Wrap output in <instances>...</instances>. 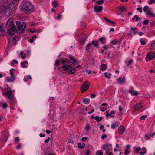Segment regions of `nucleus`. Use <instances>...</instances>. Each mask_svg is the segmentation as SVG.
<instances>
[{"label": "nucleus", "instance_id": "nucleus-1", "mask_svg": "<svg viewBox=\"0 0 155 155\" xmlns=\"http://www.w3.org/2000/svg\"><path fill=\"white\" fill-rule=\"evenodd\" d=\"M34 6L29 2L25 3L22 7V10L25 12H28L33 9Z\"/></svg>", "mask_w": 155, "mask_h": 155}, {"label": "nucleus", "instance_id": "nucleus-2", "mask_svg": "<svg viewBox=\"0 0 155 155\" xmlns=\"http://www.w3.org/2000/svg\"><path fill=\"white\" fill-rule=\"evenodd\" d=\"M16 24L19 30L22 31H24L26 27V24L25 23L21 24L20 21H17L16 22Z\"/></svg>", "mask_w": 155, "mask_h": 155}, {"label": "nucleus", "instance_id": "nucleus-3", "mask_svg": "<svg viewBox=\"0 0 155 155\" xmlns=\"http://www.w3.org/2000/svg\"><path fill=\"white\" fill-rule=\"evenodd\" d=\"M89 83L88 81H86L81 85L82 90L81 92L83 93L89 88Z\"/></svg>", "mask_w": 155, "mask_h": 155}, {"label": "nucleus", "instance_id": "nucleus-4", "mask_svg": "<svg viewBox=\"0 0 155 155\" xmlns=\"http://www.w3.org/2000/svg\"><path fill=\"white\" fill-rule=\"evenodd\" d=\"M17 29L15 26L13 25L11 27L8 31V33L11 36L14 35L15 32L16 31Z\"/></svg>", "mask_w": 155, "mask_h": 155}, {"label": "nucleus", "instance_id": "nucleus-5", "mask_svg": "<svg viewBox=\"0 0 155 155\" xmlns=\"http://www.w3.org/2000/svg\"><path fill=\"white\" fill-rule=\"evenodd\" d=\"M154 58H155V53L153 52H150L147 53L146 59L147 61H148Z\"/></svg>", "mask_w": 155, "mask_h": 155}, {"label": "nucleus", "instance_id": "nucleus-6", "mask_svg": "<svg viewBox=\"0 0 155 155\" xmlns=\"http://www.w3.org/2000/svg\"><path fill=\"white\" fill-rule=\"evenodd\" d=\"M8 39L9 41V44H11V45L15 44L17 41L16 40L17 37L16 36L13 37L12 39H11L9 37H8Z\"/></svg>", "mask_w": 155, "mask_h": 155}, {"label": "nucleus", "instance_id": "nucleus-7", "mask_svg": "<svg viewBox=\"0 0 155 155\" xmlns=\"http://www.w3.org/2000/svg\"><path fill=\"white\" fill-rule=\"evenodd\" d=\"M64 70L65 71L69 70V73L71 74H73L75 72V68H72L70 65L68 66L66 68H65Z\"/></svg>", "mask_w": 155, "mask_h": 155}, {"label": "nucleus", "instance_id": "nucleus-8", "mask_svg": "<svg viewBox=\"0 0 155 155\" xmlns=\"http://www.w3.org/2000/svg\"><path fill=\"white\" fill-rule=\"evenodd\" d=\"M87 37L86 35L84 34H82L81 36V38H79V40H80L81 43L82 44L84 43L87 38Z\"/></svg>", "mask_w": 155, "mask_h": 155}, {"label": "nucleus", "instance_id": "nucleus-9", "mask_svg": "<svg viewBox=\"0 0 155 155\" xmlns=\"http://www.w3.org/2000/svg\"><path fill=\"white\" fill-rule=\"evenodd\" d=\"M103 8V7L102 6L96 5L94 6V10L95 12H100L102 10Z\"/></svg>", "mask_w": 155, "mask_h": 155}, {"label": "nucleus", "instance_id": "nucleus-10", "mask_svg": "<svg viewBox=\"0 0 155 155\" xmlns=\"http://www.w3.org/2000/svg\"><path fill=\"white\" fill-rule=\"evenodd\" d=\"M6 95L7 96L8 98L9 99L12 98V90L7 91L6 92Z\"/></svg>", "mask_w": 155, "mask_h": 155}, {"label": "nucleus", "instance_id": "nucleus-11", "mask_svg": "<svg viewBox=\"0 0 155 155\" xmlns=\"http://www.w3.org/2000/svg\"><path fill=\"white\" fill-rule=\"evenodd\" d=\"M125 128L122 125H121L119 127L118 130L120 134H122L124 133Z\"/></svg>", "mask_w": 155, "mask_h": 155}, {"label": "nucleus", "instance_id": "nucleus-12", "mask_svg": "<svg viewBox=\"0 0 155 155\" xmlns=\"http://www.w3.org/2000/svg\"><path fill=\"white\" fill-rule=\"evenodd\" d=\"M112 146L111 144H107L104 145L103 146L102 148L103 149L105 150H107V151L109 150V147H111Z\"/></svg>", "mask_w": 155, "mask_h": 155}, {"label": "nucleus", "instance_id": "nucleus-13", "mask_svg": "<svg viewBox=\"0 0 155 155\" xmlns=\"http://www.w3.org/2000/svg\"><path fill=\"white\" fill-rule=\"evenodd\" d=\"M142 107V106L140 104V103L136 104L134 107V108L135 110H138Z\"/></svg>", "mask_w": 155, "mask_h": 155}, {"label": "nucleus", "instance_id": "nucleus-14", "mask_svg": "<svg viewBox=\"0 0 155 155\" xmlns=\"http://www.w3.org/2000/svg\"><path fill=\"white\" fill-rule=\"evenodd\" d=\"M115 113V111H112L110 112V113H109L108 114H106V117H107L108 116H109L111 117H114V115H113V114H114Z\"/></svg>", "mask_w": 155, "mask_h": 155}, {"label": "nucleus", "instance_id": "nucleus-15", "mask_svg": "<svg viewBox=\"0 0 155 155\" xmlns=\"http://www.w3.org/2000/svg\"><path fill=\"white\" fill-rule=\"evenodd\" d=\"M129 92L132 95L137 96L138 94L137 92L136 91H134L132 90H130Z\"/></svg>", "mask_w": 155, "mask_h": 155}, {"label": "nucleus", "instance_id": "nucleus-16", "mask_svg": "<svg viewBox=\"0 0 155 155\" xmlns=\"http://www.w3.org/2000/svg\"><path fill=\"white\" fill-rule=\"evenodd\" d=\"M15 79L14 76L8 77L7 78V80L9 82L13 81Z\"/></svg>", "mask_w": 155, "mask_h": 155}, {"label": "nucleus", "instance_id": "nucleus-17", "mask_svg": "<svg viewBox=\"0 0 155 155\" xmlns=\"http://www.w3.org/2000/svg\"><path fill=\"white\" fill-rule=\"evenodd\" d=\"M125 80V78H121L120 77L118 79L119 83L120 84L124 83Z\"/></svg>", "mask_w": 155, "mask_h": 155}, {"label": "nucleus", "instance_id": "nucleus-18", "mask_svg": "<svg viewBox=\"0 0 155 155\" xmlns=\"http://www.w3.org/2000/svg\"><path fill=\"white\" fill-rule=\"evenodd\" d=\"M0 31L2 32H4L5 31L4 26L2 24L0 25Z\"/></svg>", "mask_w": 155, "mask_h": 155}, {"label": "nucleus", "instance_id": "nucleus-19", "mask_svg": "<svg viewBox=\"0 0 155 155\" xmlns=\"http://www.w3.org/2000/svg\"><path fill=\"white\" fill-rule=\"evenodd\" d=\"M103 18L106 21H107V22L112 24H115L116 23L114 22V21H112L110 20L109 19H108L107 18L105 17H104Z\"/></svg>", "mask_w": 155, "mask_h": 155}, {"label": "nucleus", "instance_id": "nucleus-20", "mask_svg": "<svg viewBox=\"0 0 155 155\" xmlns=\"http://www.w3.org/2000/svg\"><path fill=\"white\" fill-rule=\"evenodd\" d=\"M101 71H103L106 69L107 65L105 64H102L101 66Z\"/></svg>", "mask_w": 155, "mask_h": 155}, {"label": "nucleus", "instance_id": "nucleus-21", "mask_svg": "<svg viewBox=\"0 0 155 155\" xmlns=\"http://www.w3.org/2000/svg\"><path fill=\"white\" fill-rule=\"evenodd\" d=\"M118 127L117 122H116L114 123H113L111 125V128L112 129H115L116 127Z\"/></svg>", "mask_w": 155, "mask_h": 155}, {"label": "nucleus", "instance_id": "nucleus-22", "mask_svg": "<svg viewBox=\"0 0 155 155\" xmlns=\"http://www.w3.org/2000/svg\"><path fill=\"white\" fill-rule=\"evenodd\" d=\"M13 4L12 3V4H9L8 7L6 8V10H8V9H9V10H11V11L13 9V8L14 6V5H13Z\"/></svg>", "mask_w": 155, "mask_h": 155}, {"label": "nucleus", "instance_id": "nucleus-23", "mask_svg": "<svg viewBox=\"0 0 155 155\" xmlns=\"http://www.w3.org/2000/svg\"><path fill=\"white\" fill-rule=\"evenodd\" d=\"M13 24L12 23V19H9L7 22V25H9V26L12 25Z\"/></svg>", "mask_w": 155, "mask_h": 155}, {"label": "nucleus", "instance_id": "nucleus-24", "mask_svg": "<svg viewBox=\"0 0 155 155\" xmlns=\"http://www.w3.org/2000/svg\"><path fill=\"white\" fill-rule=\"evenodd\" d=\"M150 8L147 6H146L143 8V10L144 12H146V13L148 11H150Z\"/></svg>", "mask_w": 155, "mask_h": 155}, {"label": "nucleus", "instance_id": "nucleus-25", "mask_svg": "<svg viewBox=\"0 0 155 155\" xmlns=\"http://www.w3.org/2000/svg\"><path fill=\"white\" fill-rule=\"evenodd\" d=\"M85 145L84 143H83L82 145L80 143H79L78 144V147L80 149H83L85 147Z\"/></svg>", "mask_w": 155, "mask_h": 155}, {"label": "nucleus", "instance_id": "nucleus-26", "mask_svg": "<svg viewBox=\"0 0 155 155\" xmlns=\"http://www.w3.org/2000/svg\"><path fill=\"white\" fill-rule=\"evenodd\" d=\"M94 118L98 122H100L103 119V118L102 117H100L99 118L98 116L95 117Z\"/></svg>", "mask_w": 155, "mask_h": 155}, {"label": "nucleus", "instance_id": "nucleus-27", "mask_svg": "<svg viewBox=\"0 0 155 155\" xmlns=\"http://www.w3.org/2000/svg\"><path fill=\"white\" fill-rule=\"evenodd\" d=\"M83 102L85 104H87L90 103V100L87 98H85L83 99Z\"/></svg>", "mask_w": 155, "mask_h": 155}, {"label": "nucleus", "instance_id": "nucleus-28", "mask_svg": "<svg viewBox=\"0 0 155 155\" xmlns=\"http://www.w3.org/2000/svg\"><path fill=\"white\" fill-rule=\"evenodd\" d=\"M154 48H155V41L151 43L150 49H154Z\"/></svg>", "mask_w": 155, "mask_h": 155}, {"label": "nucleus", "instance_id": "nucleus-29", "mask_svg": "<svg viewBox=\"0 0 155 155\" xmlns=\"http://www.w3.org/2000/svg\"><path fill=\"white\" fill-rule=\"evenodd\" d=\"M92 44H88L86 48V51H88L89 50V48L92 46Z\"/></svg>", "mask_w": 155, "mask_h": 155}, {"label": "nucleus", "instance_id": "nucleus-30", "mask_svg": "<svg viewBox=\"0 0 155 155\" xmlns=\"http://www.w3.org/2000/svg\"><path fill=\"white\" fill-rule=\"evenodd\" d=\"M146 14L147 15H148L150 17H153L154 16V15L153 13H152L150 11H148L146 13Z\"/></svg>", "mask_w": 155, "mask_h": 155}, {"label": "nucleus", "instance_id": "nucleus-31", "mask_svg": "<svg viewBox=\"0 0 155 155\" xmlns=\"http://www.w3.org/2000/svg\"><path fill=\"white\" fill-rule=\"evenodd\" d=\"M96 155H103V153L101 150H99L96 152Z\"/></svg>", "mask_w": 155, "mask_h": 155}, {"label": "nucleus", "instance_id": "nucleus-32", "mask_svg": "<svg viewBox=\"0 0 155 155\" xmlns=\"http://www.w3.org/2000/svg\"><path fill=\"white\" fill-rule=\"evenodd\" d=\"M104 0H99V1H96V3H97L98 5H101L104 2Z\"/></svg>", "mask_w": 155, "mask_h": 155}, {"label": "nucleus", "instance_id": "nucleus-33", "mask_svg": "<svg viewBox=\"0 0 155 155\" xmlns=\"http://www.w3.org/2000/svg\"><path fill=\"white\" fill-rule=\"evenodd\" d=\"M118 42V40H112L110 42V43L111 44H113L114 45H116Z\"/></svg>", "mask_w": 155, "mask_h": 155}, {"label": "nucleus", "instance_id": "nucleus-34", "mask_svg": "<svg viewBox=\"0 0 155 155\" xmlns=\"http://www.w3.org/2000/svg\"><path fill=\"white\" fill-rule=\"evenodd\" d=\"M119 9L120 10H122V11H126L127 10V9L123 6H120L119 7Z\"/></svg>", "mask_w": 155, "mask_h": 155}, {"label": "nucleus", "instance_id": "nucleus-35", "mask_svg": "<svg viewBox=\"0 0 155 155\" xmlns=\"http://www.w3.org/2000/svg\"><path fill=\"white\" fill-rule=\"evenodd\" d=\"M52 4L53 5V6L54 7H56L57 6L56 5L57 4V2L55 1H53L52 2Z\"/></svg>", "mask_w": 155, "mask_h": 155}, {"label": "nucleus", "instance_id": "nucleus-36", "mask_svg": "<svg viewBox=\"0 0 155 155\" xmlns=\"http://www.w3.org/2000/svg\"><path fill=\"white\" fill-rule=\"evenodd\" d=\"M90 128V127L89 124H87L86 125V127H85V129L86 130L88 131L89 129Z\"/></svg>", "mask_w": 155, "mask_h": 155}, {"label": "nucleus", "instance_id": "nucleus-37", "mask_svg": "<svg viewBox=\"0 0 155 155\" xmlns=\"http://www.w3.org/2000/svg\"><path fill=\"white\" fill-rule=\"evenodd\" d=\"M149 23V21L148 20H146L143 22V25H147Z\"/></svg>", "mask_w": 155, "mask_h": 155}, {"label": "nucleus", "instance_id": "nucleus-38", "mask_svg": "<svg viewBox=\"0 0 155 155\" xmlns=\"http://www.w3.org/2000/svg\"><path fill=\"white\" fill-rule=\"evenodd\" d=\"M28 63V62L27 61H25L22 63L21 64V65L23 67H25V66L24 65V64H27Z\"/></svg>", "mask_w": 155, "mask_h": 155}, {"label": "nucleus", "instance_id": "nucleus-39", "mask_svg": "<svg viewBox=\"0 0 155 155\" xmlns=\"http://www.w3.org/2000/svg\"><path fill=\"white\" fill-rule=\"evenodd\" d=\"M60 62L59 60H57L56 61L55 65H56L58 66L60 64Z\"/></svg>", "mask_w": 155, "mask_h": 155}, {"label": "nucleus", "instance_id": "nucleus-40", "mask_svg": "<svg viewBox=\"0 0 155 155\" xmlns=\"http://www.w3.org/2000/svg\"><path fill=\"white\" fill-rule=\"evenodd\" d=\"M147 117V116L146 115H143L142 116L140 117V119L141 120H142V119H143V120H144L145 118H146Z\"/></svg>", "mask_w": 155, "mask_h": 155}, {"label": "nucleus", "instance_id": "nucleus-41", "mask_svg": "<svg viewBox=\"0 0 155 155\" xmlns=\"http://www.w3.org/2000/svg\"><path fill=\"white\" fill-rule=\"evenodd\" d=\"M129 153V151L127 149H126L125 150V152H124V153L125 155H127Z\"/></svg>", "mask_w": 155, "mask_h": 155}, {"label": "nucleus", "instance_id": "nucleus-42", "mask_svg": "<svg viewBox=\"0 0 155 155\" xmlns=\"http://www.w3.org/2000/svg\"><path fill=\"white\" fill-rule=\"evenodd\" d=\"M146 153V151H143L142 152H140L139 153L140 155H143L145 154Z\"/></svg>", "mask_w": 155, "mask_h": 155}, {"label": "nucleus", "instance_id": "nucleus-43", "mask_svg": "<svg viewBox=\"0 0 155 155\" xmlns=\"http://www.w3.org/2000/svg\"><path fill=\"white\" fill-rule=\"evenodd\" d=\"M153 2L155 3V0H150L148 3L150 4H152Z\"/></svg>", "mask_w": 155, "mask_h": 155}, {"label": "nucleus", "instance_id": "nucleus-44", "mask_svg": "<svg viewBox=\"0 0 155 155\" xmlns=\"http://www.w3.org/2000/svg\"><path fill=\"white\" fill-rule=\"evenodd\" d=\"M140 41L141 43V44L143 45H144L145 44V42L142 40V39H140Z\"/></svg>", "mask_w": 155, "mask_h": 155}, {"label": "nucleus", "instance_id": "nucleus-45", "mask_svg": "<svg viewBox=\"0 0 155 155\" xmlns=\"http://www.w3.org/2000/svg\"><path fill=\"white\" fill-rule=\"evenodd\" d=\"M5 6L4 5V4H2V5L1 8L2 9V11H3V10L5 9Z\"/></svg>", "mask_w": 155, "mask_h": 155}, {"label": "nucleus", "instance_id": "nucleus-46", "mask_svg": "<svg viewBox=\"0 0 155 155\" xmlns=\"http://www.w3.org/2000/svg\"><path fill=\"white\" fill-rule=\"evenodd\" d=\"M137 10L139 11L140 13H142V8L141 7H139V8H137Z\"/></svg>", "mask_w": 155, "mask_h": 155}, {"label": "nucleus", "instance_id": "nucleus-47", "mask_svg": "<svg viewBox=\"0 0 155 155\" xmlns=\"http://www.w3.org/2000/svg\"><path fill=\"white\" fill-rule=\"evenodd\" d=\"M134 18L136 19V21L137 22L138 20H139V18H138V16L137 15H136L134 16Z\"/></svg>", "mask_w": 155, "mask_h": 155}, {"label": "nucleus", "instance_id": "nucleus-48", "mask_svg": "<svg viewBox=\"0 0 155 155\" xmlns=\"http://www.w3.org/2000/svg\"><path fill=\"white\" fill-rule=\"evenodd\" d=\"M2 107L4 108H6L7 107V105L6 104H4L2 105Z\"/></svg>", "mask_w": 155, "mask_h": 155}, {"label": "nucleus", "instance_id": "nucleus-49", "mask_svg": "<svg viewBox=\"0 0 155 155\" xmlns=\"http://www.w3.org/2000/svg\"><path fill=\"white\" fill-rule=\"evenodd\" d=\"M141 150V149L140 148V147H138L136 149V153H138V151H140Z\"/></svg>", "mask_w": 155, "mask_h": 155}, {"label": "nucleus", "instance_id": "nucleus-50", "mask_svg": "<svg viewBox=\"0 0 155 155\" xmlns=\"http://www.w3.org/2000/svg\"><path fill=\"white\" fill-rule=\"evenodd\" d=\"M96 95L95 94H93L91 95V98H94L96 97Z\"/></svg>", "mask_w": 155, "mask_h": 155}, {"label": "nucleus", "instance_id": "nucleus-51", "mask_svg": "<svg viewBox=\"0 0 155 155\" xmlns=\"http://www.w3.org/2000/svg\"><path fill=\"white\" fill-rule=\"evenodd\" d=\"M90 151L89 149H88L87 152H86V153L87 154V155H89L90 154Z\"/></svg>", "mask_w": 155, "mask_h": 155}, {"label": "nucleus", "instance_id": "nucleus-52", "mask_svg": "<svg viewBox=\"0 0 155 155\" xmlns=\"http://www.w3.org/2000/svg\"><path fill=\"white\" fill-rule=\"evenodd\" d=\"M68 141H69V143L71 144H73V141L72 140H68Z\"/></svg>", "mask_w": 155, "mask_h": 155}, {"label": "nucleus", "instance_id": "nucleus-53", "mask_svg": "<svg viewBox=\"0 0 155 155\" xmlns=\"http://www.w3.org/2000/svg\"><path fill=\"white\" fill-rule=\"evenodd\" d=\"M87 139V138L86 137H83L82 139V140L83 141H84L85 140H86Z\"/></svg>", "mask_w": 155, "mask_h": 155}, {"label": "nucleus", "instance_id": "nucleus-54", "mask_svg": "<svg viewBox=\"0 0 155 155\" xmlns=\"http://www.w3.org/2000/svg\"><path fill=\"white\" fill-rule=\"evenodd\" d=\"M107 137V135H106L104 134L102 136V138L103 139H104V138Z\"/></svg>", "mask_w": 155, "mask_h": 155}, {"label": "nucleus", "instance_id": "nucleus-55", "mask_svg": "<svg viewBox=\"0 0 155 155\" xmlns=\"http://www.w3.org/2000/svg\"><path fill=\"white\" fill-rule=\"evenodd\" d=\"M107 72H105L104 73V74H105V76L106 77L108 78H110V77L107 76Z\"/></svg>", "mask_w": 155, "mask_h": 155}, {"label": "nucleus", "instance_id": "nucleus-56", "mask_svg": "<svg viewBox=\"0 0 155 155\" xmlns=\"http://www.w3.org/2000/svg\"><path fill=\"white\" fill-rule=\"evenodd\" d=\"M21 143H19V144H18V145L17 147V149H19V148H21Z\"/></svg>", "mask_w": 155, "mask_h": 155}, {"label": "nucleus", "instance_id": "nucleus-57", "mask_svg": "<svg viewBox=\"0 0 155 155\" xmlns=\"http://www.w3.org/2000/svg\"><path fill=\"white\" fill-rule=\"evenodd\" d=\"M49 140H50V138L48 137V139L45 140V142L46 143H48L49 142Z\"/></svg>", "mask_w": 155, "mask_h": 155}, {"label": "nucleus", "instance_id": "nucleus-58", "mask_svg": "<svg viewBox=\"0 0 155 155\" xmlns=\"http://www.w3.org/2000/svg\"><path fill=\"white\" fill-rule=\"evenodd\" d=\"M133 61V60L132 59L130 60L128 62L129 64H128V66H129L130 64L132 63Z\"/></svg>", "mask_w": 155, "mask_h": 155}, {"label": "nucleus", "instance_id": "nucleus-59", "mask_svg": "<svg viewBox=\"0 0 155 155\" xmlns=\"http://www.w3.org/2000/svg\"><path fill=\"white\" fill-rule=\"evenodd\" d=\"M29 31L31 32L34 33L36 31V30H32L31 29H30L29 30Z\"/></svg>", "mask_w": 155, "mask_h": 155}, {"label": "nucleus", "instance_id": "nucleus-60", "mask_svg": "<svg viewBox=\"0 0 155 155\" xmlns=\"http://www.w3.org/2000/svg\"><path fill=\"white\" fill-rule=\"evenodd\" d=\"M103 39H105V38L101 37L99 38V40L101 41H102L103 40Z\"/></svg>", "mask_w": 155, "mask_h": 155}, {"label": "nucleus", "instance_id": "nucleus-61", "mask_svg": "<svg viewBox=\"0 0 155 155\" xmlns=\"http://www.w3.org/2000/svg\"><path fill=\"white\" fill-rule=\"evenodd\" d=\"M144 34V33L142 32H140L138 33V34L140 36H142Z\"/></svg>", "mask_w": 155, "mask_h": 155}, {"label": "nucleus", "instance_id": "nucleus-62", "mask_svg": "<svg viewBox=\"0 0 155 155\" xmlns=\"http://www.w3.org/2000/svg\"><path fill=\"white\" fill-rule=\"evenodd\" d=\"M61 17V16L60 14H58L57 18H58V19H60Z\"/></svg>", "mask_w": 155, "mask_h": 155}, {"label": "nucleus", "instance_id": "nucleus-63", "mask_svg": "<svg viewBox=\"0 0 155 155\" xmlns=\"http://www.w3.org/2000/svg\"><path fill=\"white\" fill-rule=\"evenodd\" d=\"M80 67L81 68H82V67L81 66V65H77V66L75 68L76 69V68H80Z\"/></svg>", "mask_w": 155, "mask_h": 155}, {"label": "nucleus", "instance_id": "nucleus-64", "mask_svg": "<svg viewBox=\"0 0 155 155\" xmlns=\"http://www.w3.org/2000/svg\"><path fill=\"white\" fill-rule=\"evenodd\" d=\"M119 111L120 112H121V111H122V110H123V108H122L120 106H119Z\"/></svg>", "mask_w": 155, "mask_h": 155}]
</instances>
